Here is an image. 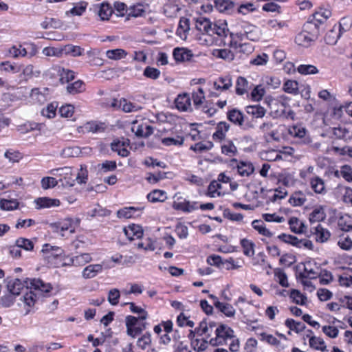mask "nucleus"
I'll list each match as a JSON object with an SVG mask.
<instances>
[{"mask_svg":"<svg viewBox=\"0 0 352 352\" xmlns=\"http://www.w3.org/2000/svg\"><path fill=\"white\" fill-rule=\"evenodd\" d=\"M27 289H35L38 292H50L52 289V287L50 283H45L41 279H29L22 282L19 278H15L8 281L7 289L10 294L14 296H17L21 294L24 287Z\"/></svg>","mask_w":352,"mask_h":352,"instance_id":"nucleus-1","label":"nucleus"},{"mask_svg":"<svg viewBox=\"0 0 352 352\" xmlns=\"http://www.w3.org/2000/svg\"><path fill=\"white\" fill-rule=\"evenodd\" d=\"M216 337L211 338L209 343L212 346L223 345L228 339L234 337L233 330L226 324H220L215 330Z\"/></svg>","mask_w":352,"mask_h":352,"instance_id":"nucleus-2","label":"nucleus"},{"mask_svg":"<svg viewBox=\"0 0 352 352\" xmlns=\"http://www.w3.org/2000/svg\"><path fill=\"white\" fill-rule=\"evenodd\" d=\"M51 173L54 175L63 177V178L58 180V182L61 183L63 186L72 187L74 186L75 180L71 177L72 175V170L70 167L65 166L54 169Z\"/></svg>","mask_w":352,"mask_h":352,"instance_id":"nucleus-3","label":"nucleus"},{"mask_svg":"<svg viewBox=\"0 0 352 352\" xmlns=\"http://www.w3.org/2000/svg\"><path fill=\"white\" fill-rule=\"evenodd\" d=\"M230 166L236 168L238 173L242 177H248L254 171L253 164L250 162L238 161L233 158L230 160Z\"/></svg>","mask_w":352,"mask_h":352,"instance_id":"nucleus-4","label":"nucleus"},{"mask_svg":"<svg viewBox=\"0 0 352 352\" xmlns=\"http://www.w3.org/2000/svg\"><path fill=\"white\" fill-rule=\"evenodd\" d=\"M131 130L138 138H146L153 133V127L143 122L134 120L131 122Z\"/></svg>","mask_w":352,"mask_h":352,"instance_id":"nucleus-5","label":"nucleus"},{"mask_svg":"<svg viewBox=\"0 0 352 352\" xmlns=\"http://www.w3.org/2000/svg\"><path fill=\"white\" fill-rule=\"evenodd\" d=\"M344 21V19H342L339 26L337 27L336 25H334L333 28L326 34L324 41L327 44L335 45L341 36L342 32L347 31V29L342 26V22Z\"/></svg>","mask_w":352,"mask_h":352,"instance_id":"nucleus-6","label":"nucleus"},{"mask_svg":"<svg viewBox=\"0 0 352 352\" xmlns=\"http://www.w3.org/2000/svg\"><path fill=\"white\" fill-rule=\"evenodd\" d=\"M207 262L210 265H216L219 267L221 266H226V270L236 269L239 266L234 265V260L232 258L226 259L224 261L222 258L218 255H211L208 257Z\"/></svg>","mask_w":352,"mask_h":352,"instance_id":"nucleus-7","label":"nucleus"},{"mask_svg":"<svg viewBox=\"0 0 352 352\" xmlns=\"http://www.w3.org/2000/svg\"><path fill=\"white\" fill-rule=\"evenodd\" d=\"M35 208L36 210L57 207L60 205V200L47 197H38L34 199Z\"/></svg>","mask_w":352,"mask_h":352,"instance_id":"nucleus-8","label":"nucleus"},{"mask_svg":"<svg viewBox=\"0 0 352 352\" xmlns=\"http://www.w3.org/2000/svg\"><path fill=\"white\" fill-rule=\"evenodd\" d=\"M175 103L176 107L182 111H192L191 98L188 94H179Z\"/></svg>","mask_w":352,"mask_h":352,"instance_id":"nucleus-9","label":"nucleus"},{"mask_svg":"<svg viewBox=\"0 0 352 352\" xmlns=\"http://www.w3.org/2000/svg\"><path fill=\"white\" fill-rule=\"evenodd\" d=\"M322 30L323 29L321 28V25L311 21V18H309L308 21L303 25V30L315 40L318 38Z\"/></svg>","mask_w":352,"mask_h":352,"instance_id":"nucleus-10","label":"nucleus"},{"mask_svg":"<svg viewBox=\"0 0 352 352\" xmlns=\"http://www.w3.org/2000/svg\"><path fill=\"white\" fill-rule=\"evenodd\" d=\"M289 133L294 137L302 138V142L305 144H309L312 142L311 138L309 136L306 135L307 129L300 125L292 126L289 130Z\"/></svg>","mask_w":352,"mask_h":352,"instance_id":"nucleus-11","label":"nucleus"},{"mask_svg":"<svg viewBox=\"0 0 352 352\" xmlns=\"http://www.w3.org/2000/svg\"><path fill=\"white\" fill-rule=\"evenodd\" d=\"M173 55L177 62L190 61L194 56L191 50L180 47L175 48Z\"/></svg>","mask_w":352,"mask_h":352,"instance_id":"nucleus-12","label":"nucleus"},{"mask_svg":"<svg viewBox=\"0 0 352 352\" xmlns=\"http://www.w3.org/2000/svg\"><path fill=\"white\" fill-rule=\"evenodd\" d=\"M212 23L206 17L199 16L196 19L195 28L201 33L211 35Z\"/></svg>","mask_w":352,"mask_h":352,"instance_id":"nucleus-13","label":"nucleus"},{"mask_svg":"<svg viewBox=\"0 0 352 352\" xmlns=\"http://www.w3.org/2000/svg\"><path fill=\"white\" fill-rule=\"evenodd\" d=\"M124 232L126 237L132 241L135 239H140L143 236L142 228L139 225L132 224L124 228Z\"/></svg>","mask_w":352,"mask_h":352,"instance_id":"nucleus-14","label":"nucleus"},{"mask_svg":"<svg viewBox=\"0 0 352 352\" xmlns=\"http://www.w3.org/2000/svg\"><path fill=\"white\" fill-rule=\"evenodd\" d=\"M331 16V12L327 9H320L309 16L311 20L322 25Z\"/></svg>","mask_w":352,"mask_h":352,"instance_id":"nucleus-15","label":"nucleus"},{"mask_svg":"<svg viewBox=\"0 0 352 352\" xmlns=\"http://www.w3.org/2000/svg\"><path fill=\"white\" fill-rule=\"evenodd\" d=\"M102 265L100 264H92L84 268L82 276L85 279L95 277L98 273L102 271Z\"/></svg>","mask_w":352,"mask_h":352,"instance_id":"nucleus-16","label":"nucleus"},{"mask_svg":"<svg viewBox=\"0 0 352 352\" xmlns=\"http://www.w3.org/2000/svg\"><path fill=\"white\" fill-rule=\"evenodd\" d=\"M229 32L227 28V23L226 21H219L212 25L211 35L217 34L221 37H226Z\"/></svg>","mask_w":352,"mask_h":352,"instance_id":"nucleus-17","label":"nucleus"},{"mask_svg":"<svg viewBox=\"0 0 352 352\" xmlns=\"http://www.w3.org/2000/svg\"><path fill=\"white\" fill-rule=\"evenodd\" d=\"M214 6L220 12L230 13L234 8V3L230 0H214Z\"/></svg>","mask_w":352,"mask_h":352,"instance_id":"nucleus-18","label":"nucleus"},{"mask_svg":"<svg viewBox=\"0 0 352 352\" xmlns=\"http://www.w3.org/2000/svg\"><path fill=\"white\" fill-rule=\"evenodd\" d=\"M213 303L214 307L227 317H233L234 316L235 309L232 305L228 303H223L219 300H217V302Z\"/></svg>","mask_w":352,"mask_h":352,"instance_id":"nucleus-19","label":"nucleus"},{"mask_svg":"<svg viewBox=\"0 0 352 352\" xmlns=\"http://www.w3.org/2000/svg\"><path fill=\"white\" fill-rule=\"evenodd\" d=\"M230 124L226 122H220L216 128L215 133L212 135L214 140H222L226 137V133L229 130Z\"/></svg>","mask_w":352,"mask_h":352,"instance_id":"nucleus-20","label":"nucleus"},{"mask_svg":"<svg viewBox=\"0 0 352 352\" xmlns=\"http://www.w3.org/2000/svg\"><path fill=\"white\" fill-rule=\"evenodd\" d=\"M314 234L316 236V241L320 243H324L328 241L331 236L330 232L324 228L320 224L315 228Z\"/></svg>","mask_w":352,"mask_h":352,"instance_id":"nucleus-21","label":"nucleus"},{"mask_svg":"<svg viewBox=\"0 0 352 352\" xmlns=\"http://www.w3.org/2000/svg\"><path fill=\"white\" fill-rule=\"evenodd\" d=\"M314 38L310 36L305 31L302 30L301 32L298 34L295 38L296 43L303 47H308L310 45L311 42L315 41Z\"/></svg>","mask_w":352,"mask_h":352,"instance_id":"nucleus-22","label":"nucleus"},{"mask_svg":"<svg viewBox=\"0 0 352 352\" xmlns=\"http://www.w3.org/2000/svg\"><path fill=\"white\" fill-rule=\"evenodd\" d=\"M332 131L336 138L344 140L345 142L352 140V135H350L348 129L344 127H334Z\"/></svg>","mask_w":352,"mask_h":352,"instance_id":"nucleus-23","label":"nucleus"},{"mask_svg":"<svg viewBox=\"0 0 352 352\" xmlns=\"http://www.w3.org/2000/svg\"><path fill=\"white\" fill-rule=\"evenodd\" d=\"M232 79L230 76L220 77L214 82V87L217 90H228L232 87Z\"/></svg>","mask_w":352,"mask_h":352,"instance_id":"nucleus-24","label":"nucleus"},{"mask_svg":"<svg viewBox=\"0 0 352 352\" xmlns=\"http://www.w3.org/2000/svg\"><path fill=\"white\" fill-rule=\"evenodd\" d=\"M113 12V10L110 4L107 2H103L100 5L98 16L102 21L109 20Z\"/></svg>","mask_w":352,"mask_h":352,"instance_id":"nucleus-25","label":"nucleus"},{"mask_svg":"<svg viewBox=\"0 0 352 352\" xmlns=\"http://www.w3.org/2000/svg\"><path fill=\"white\" fill-rule=\"evenodd\" d=\"M228 119L234 124L241 126L243 122V115L240 111L234 109L228 111Z\"/></svg>","mask_w":352,"mask_h":352,"instance_id":"nucleus-26","label":"nucleus"},{"mask_svg":"<svg viewBox=\"0 0 352 352\" xmlns=\"http://www.w3.org/2000/svg\"><path fill=\"white\" fill-rule=\"evenodd\" d=\"M309 344L311 348L316 350L324 351H327V346L322 338L316 336H311L309 340Z\"/></svg>","mask_w":352,"mask_h":352,"instance_id":"nucleus-27","label":"nucleus"},{"mask_svg":"<svg viewBox=\"0 0 352 352\" xmlns=\"http://www.w3.org/2000/svg\"><path fill=\"white\" fill-rule=\"evenodd\" d=\"M311 188L316 193L324 194L325 193V187L324 181L319 177H316L311 180Z\"/></svg>","mask_w":352,"mask_h":352,"instance_id":"nucleus-28","label":"nucleus"},{"mask_svg":"<svg viewBox=\"0 0 352 352\" xmlns=\"http://www.w3.org/2000/svg\"><path fill=\"white\" fill-rule=\"evenodd\" d=\"M42 252L45 254H50V256H52L54 258L60 256L63 253V250L60 248L52 246L47 243L43 246Z\"/></svg>","mask_w":352,"mask_h":352,"instance_id":"nucleus-29","label":"nucleus"},{"mask_svg":"<svg viewBox=\"0 0 352 352\" xmlns=\"http://www.w3.org/2000/svg\"><path fill=\"white\" fill-rule=\"evenodd\" d=\"M91 256L89 254L83 253L73 257L71 261L72 265L75 266H82L91 261Z\"/></svg>","mask_w":352,"mask_h":352,"instance_id":"nucleus-30","label":"nucleus"},{"mask_svg":"<svg viewBox=\"0 0 352 352\" xmlns=\"http://www.w3.org/2000/svg\"><path fill=\"white\" fill-rule=\"evenodd\" d=\"M147 199L151 202H163L166 197L165 192L161 190H153L147 195Z\"/></svg>","mask_w":352,"mask_h":352,"instance_id":"nucleus-31","label":"nucleus"},{"mask_svg":"<svg viewBox=\"0 0 352 352\" xmlns=\"http://www.w3.org/2000/svg\"><path fill=\"white\" fill-rule=\"evenodd\" d=\"M326 217V214L322 208H315L309 214V221L313 223L323 221Z\"/></svg>","mask_w":352,"mask_h":352,"instance_id":"nucleus-32","label":"nucleus"},{"mask_svg":"<svg viewBox=\"0 0 352 352\" xmlns=\"http://www.w3.org/2000/svg\"><path fill=\"white\" fill-rule=\"evenodd\" d=\"M241 245L243 248V254L248 256H252L254 254V243L248 239L241 240Z\"/></svg>","mask_w":352,"mask_h":352,"instance_id":"nucleus-33","label":"nucleus"},{"mask_svg":"<svg viewBox=\"0 0 352 352\" xmlns=\"http://www.w3.org/2000/svg\"><path fill=\"white\" fill-rule=\"evenodd\" d=\"M39 293H44L43 292H38L34 289V291H32V289L26 292L25 294L23 296V302L28 306V307H32L34 305L35 302L36 300L37 295L39 294Z\"/></svg>","mask_w":352,"mask_h":352,"instance_id":"nucleus-34","label":"nucleus"},{"mask_svg":"<svg viewBox=\"0 0 352 352\" xmlns=\"http://www.w3.org/2000/svg\"><path fill=\"white\" fill-rule=\"evenodd\" d=\"M252 225L259 234L263 236L271 237L273 235V234L265 227L264 223L261 220H254L252 222Z\"/></svg>","mask_w":352,"mask_h":352,"instance_id":"nucleus-35","label":"nucleus"},{"mask_svg":"<svg viewBox=\"0 0 352 352\" xmlns=\"http://www.w3.org/2000/svg\"><path fill=\"white\" fill-rule=\"evenodd\" d=\"M190 30V21L188 18L181 17L179 22V26L177 30V34L182 37L184 34L186 36V33Z\"/></svg>","mask_w":352,"mask_h":352,"instance_id":"nucleus-36","label":"nucleus"},{"mask_svg":"<svg viewBox=\"0 0 352 352\" xmlns=\"http://www.w3.org/2000/svg\"><path fill=\"white\" fill-rule=\"evenodd\" d=\"M85 90L84 83L78 80L73 83L69 84L67 87V91L70 94H76L82 92Z\"/></svg>","mask_w":352,"mask_h":352,"instance_id":"nucleus-37","label":"nucleus"},{"mask_svg":"<svg viewBox=\"0 0 352 352\" xmlns=\"http://www.w3.org/2000/svg\"><path fill=\"white\" fill-rule=\"evenodd\" d=\"M127 53L122 49L109 50L106 52V56L108 58L112 60H120L124 58Z\"/></svg>","mask_w":352,"mask_h":352,"instance_id":"nucleus-38","label":"nucleus"},{"mask_svg":"<svg viewBox=\"0 0 352 352\" xmlns=\"http://www.w3.org/2000/svg\"><path fill=\"white\" fill-rule=\"evenodd\" d=\"M246 111L248 114H251L256 118H263L266 110L260 105H252L247 107Z\"/></svg>","mask_w":352,"mask_h":352,"instance_id":"nucleus-39","label":"nucleus"},{"mask_svg":"<svg viewBox=\"0 0 352 352\" xmlns=\"http://www.w3.org/2000/svg\"><path fill=\"white\" fill-rule=\"evenodd\" d=\"M290 298L293 299L294 302L300 305H305L307 301V297L295 289L291 290Z\"/></svg>","mask_w":352,"mask_h":352,"instance_id":"nucleus-40","label":"nucleus"},{"mask_svg":"<svg viewBox=\"0 0 352 352\" xmlns=\"http://www.w3.org/2000/svg\"><path fill=\"white\" fill-rule=\"evenodd\" d=\"M192 99L193 100L194 105L196 109H199L203 100L205 99L204 91L202 88H199L197 91H195L192 94Z\"/></svg>","mask_w":352,"mask_h":352,"instance_id":"nucleus-41","label":"nucleus"},{"mask_svg":"<svg viewBox=\"0 0 352 352\" xmlns=\"http://www.w3.org/2000/svg\"><path fill=\"white\" fill-rule=\"evenodd\" d=\"M61 22L60 20L54 18H45V20L41 23V26L43 29L47 30L49 28H58L61 26Z\"/></svg>","mask_w":352,"mask_h":352,"instance_id":"nucleus-42","label":"nucleus"},{"mask_svg":"<svg viewBox=\"0 0 352 352\" xmlns=\"http://www.w3.org/2000/svg\"><path fill=\"white\" fill-rule=\"evenodd\" d=\"M19 206V202L16 199H2L0 201V208L3 210H12Z\"/></svg>","mask_w":352,"mask_h":352,"instance_id":"nucleus-43","label":"nucleus"},{"mask_svg":"<svg viewBox=\"0 0 352 352\" xmlns=\"http://www.w3.org/2000/svg\"><path fill=\"white\" fill-rule=\"evenodd\" d=\"M130 305V310L131 311V312L139 314L138 318L140 320H144L146 319L148 314L144 309L136 306L134 302H124L123 304V305Z\"/></svg>","mask_w":352,"mask_h":352,"instance_id":"nucleus-44","label":"nucleus"},{"mask_svg":"<svg viewBox=\"0 0 352 352\" xmlns=\"http://www.w3.org/2000/svg\"><path fill=\"white\" fill-rule=\"evenodd\" d=\"M173 206L175 210L186 212H189L196 209L193 205L190 204V201L186 200L184 202H174Z\"/></svg>","mask_w":352,"mask_h":352,"instance_id":"nucleus-45","label":"nucleus"},{"mask_svg":"<svg viewBox=\"0 0 352 352\" xmlns=\"http://www.w3.org/2000/svg\"><path fill=\"white\" fill-rule=\"evenodd\" d=\"M248 82V80L241 76H239L236 80V93L238 95H243L247 91Z\"/></svg>","mask_w":352,"mask_h":352,"instance_id":"nucleus-46","label":"nucleus"},{"mask_svg":"<svg viewBox=\"0 0 352 352\" xmlns=\"http://www.w3.org/2000/svg\"><path fill=\"white\" fill-rule=\"evenodd\" d=\"M278 238L283 241V242L291 244L293 246L298 247L299 246L300 242L298 241L299 239L293 235L291 234H287L285 233H283L278 236Z\"/></svg>","mask_w":352,"mask_h":352,"instance_id":"nucleus-47","label":"nucleus"},{"mask_svg":"<svg viewBox=\"0 0 352 352\" xmlns=\"http://www.w3.org/2000/svg\"><path fill=\"white\" fill-rule=\"evenodd\" d=\"M60 222V232H63L67 230H69L70 233H74L76 226H74V221L71 218L65 219Z\"/></svg>","mask_w":352,"mask_h":352,"instance_id":"nucleus-48","label":"nucleus"},{"mask_svg":"<svg viewBox=\"0 0 352 352\" xmlns=\"http://www.w3.org/2000/svg\"><path fill=\"white\" fill-rule=\"evenodd\" d=\"M338 226L344 232H349L352 230V219L349 216L342 217L338 220Z\"/></svg>","mask_w":352,"mask_h":352,"instance_id":"nucleus-49","label":"nucleus"},{"mask_svg":"<svg viewBox=\"0 0 352 352\" xmlns=\"http://www.w3.org/2000/svg\"><path fill=\"white\" fill-rule=\"evenodd\" d=\"M74 78L75 73L72 70L63 69L60 72V82L61 84L68 83L74 80Z\"/></svg>","mask_w":352,"mask_h":352,"instance_id":"nucleus-50","label":"nucleus"},{"mask_svg":"<svg viewBox=\"0 0 352 352\" xmlns=\"http://www.w3.org/2000/svg\"><path fill=\"white\" fill-rule=\"evenodd\" d=\"M298 72L302 75L316 74L318 69L313 65H300L297 69Z\"/></svg>","mask_w":352,"mask_h":352,"instance_id":"nucleus-51","label":"nucleus"},{"mask_svg":"<svg viewBox=\"0 0 352 352\" xmlns=\"http://www.w3.org/2000/svg\"><path fill=\"white\" fill-rule=\"evenodd\" d=\"M306 198L301 192H295L289 199V202L294 206H300L305 204Z\"/></svg>","mask_w":352,"mask_h":352,"instance_id":"nucleus-52","label":"nucleus"},{"mask_svg":"<svg viewBox=\"0 0 352 352\" xmlns=\"http://www.w3.org/2000/svg\"><path fill=\"white\" fill-rule=\"evenodd\" d=\"M283 90L289 94H297L298 93V83L295 80H287L284 83Z\"/></svg>","mask_w":352,"mask_h":352,"instance_id":"nucleus-53","label":"nucleus"},{"mask_svg":"<svg viewBox=\"0 0 352 352\" xmlns=\"http://www.w3.org/2000/svg\"><path fill=\"white\" fill-rule=\"evenodd\" d=\"M17 248H23L27 251H31L34 249V243L30 239L25 238H19L16 241Z\"/></svg>","mask_w":352,"mask_h":352,"instance_id":"nucleus-54","label":"nucleus"},{"mask_svg":"<svg viewBox=\"0 0 352 352\" xmlns=\"http://www.w3.org/2000/svg\"><path fill=\"white\" fill-rule=\"evenodd\" d=\"M274 275L278 278V283L282 287H289L287 274L283 272V270L280 268H276L274 270Z\"/></svg>","mask_w":352,"mask_h":352,"instance_id":"nucleus-55","label":"nucleus"},{"mask_svg":"<svg viewBox=\"0 0 352 352\" xmlns=\"http://www.w3.org/2000/svg\"><path fill=\"white\" fill-rule=\"evenodd\" d=\"M57 107L58 105L56 103H50L47 104L46 108L42 110L41 113L45 117H47L48 118H53L56 116Z\"/></svg>","mask_w":352,"mask_h":352,"instance_id":"nucleus-56","label":"nucleus"},{"mask_svg":"<svg viewBox=\"0 0 352 352\" xmlns=\"http://www.w3.org/2000/svg\"><path fill=\"white\" fill-rule=\"evenodd\" d=\"M221 188V184H219L217 181H212L210 182L208 187V192L207 195L211 197H215V193L217 194L218 196L221 195V192L218 191L219 189Z\"/></svg>","mask_w":352,"mask_h":352,"instance_id":"nucleus-57","label":"nucleus"},{"mask_svg":"<svg viewBox=\"0 0 352 352\" xmlns=\"http://www.w3.org/2000/svg\"><path fill=\"white\" fill-rule=\"evenodd\" d=\"M120 292L118 289H111L108 294L107 300L111 305H117L119 302Z\"/></svg>","mask_w":352,"mask_h":352,"instance_id":"nucleus-58","label":"nucleus"},{"mask_svg":"<svg viewBox=\"0 0 352 352\" xmlns=\"http://www.w3.org/2000/svg\"><path fill=\"white\" fill-rule=\"evenodd\" d=\"M221 152L229 156L235 155L237 153V148L235 145L230 141L227 144L221 146Z\"/></svg>","mask_w":352,"mask_h":352,"instance_id":"nucleus-59","label":"nucleus"},{"mask_svg":"<svg viewBox=\"0 0 352 352\" xmlns=\"http://www.w3.org/2000/svg\"><path fill=\"white\" fill-rule=\"evenodd\" d=\"M58 183V180L52 177H45L41 179V186L45 190L54 188Z\"/></svg>","mask_w":352,"mask_h":352,"instance_id":"nucleus-60","label":"nucleus"},{"mask_svg":"<svg viewBox=\"0 0 352 352\" xmlns=\"http://www.w3.org/2000/svg\"><path fill=\"white\" fill-rule=\"evenodd\" d=\"M87 3L82 2L80 4L79 6L74 7L70 10H68L65 12L66 15L71 14L72 16H81L83 12L86 10Z\"/></svg>","mask_w":352,"mask_h":352,"instance_id":"nucleus-61","label":"nucleus"},{"mask_svg":"<svg viewBox=\"0 0 352 352\" xmlns=\"http://www.w3.org/2000/svg\"><path fill=\"white\" fill-rule=\"evenodd\" d=\"M213 144L212 142H208L204 144L203 142H198L191 146L190 149L195 152H203L204 151H208L212 148Z\"/></svg>","mask_w":352,"mask_h":352,"instance_id":"nucleus-62","label":"nucleus"},{"mask_svg":"<svg viewBox=\"0 0 352 352\" xmlns=\"http://www.w3.org/2000/svg\"><path fill=\"white\" fill-rule=\"evenodd\" d=\"M318 277L320 278V283L322 285H328L333 280V274L327 270H322Z\"/></svg>","mask_w":352,"mask_h":352,"instance_id":"nucleus-63","label":"nucleus"},{"mask_svg":"<svg viewBox=\"0 0 352 352\" xmlns=\"http://www.w3.org/2000/svg\"><path fill=\"white\" fill-rule=\"evenodd\" d=\"M217 54L216 56L226 60L231 61L234 58V54L228 49L217 50Z\"/></svg>","mask_w":352,"mask_h":352,"instance_id":"nucleus-64","label":"nucleus"}]
</instances>
